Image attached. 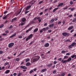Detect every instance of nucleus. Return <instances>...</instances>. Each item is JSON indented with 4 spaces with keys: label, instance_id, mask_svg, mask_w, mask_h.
<instances>
[{
    "label": "nucleus",
    "instance_id": "f257e3e1",
    "mask_svg": "<svg viewBox=\"0 0 76 76\" xmlns=\"http://www.w3.org/2000/svg\"><path fill=\"white\" fill-rule=\"evenodd\" d=\"M39 58H40V56H34L31 60V63H35L36 61H38Z\"/></svg>",
    "mask_w": 76,
    "mask_h": 76
},
{
    "label": "nucleus",
    "instance_id": "f03ea898",
    "mask_svg": "<svg viewBox=\"0 0 76 76\" xmlns=\"http://www.w3.org/2000/svg\"><path fill=\"white\" fill-rule=\"evenodd\" d=\"M32 37H33V34H31L28 36V37L26 38V41H28V39H30L32 38Z\"/></svg>",
    "mask_w": 76,
    "mask_h": 76
},
{
    "label": "nucleus",
    "instance_id": "7ed1b4c3",
    "mask_svg": "<svg viewBox=\"0 0 76 76\" xmlns=\"http://www.w3.org/2000/svg\"><path fill=\"white\" fill-rule=\"evenodd\" d=\"M70 35V33L66 32L62 33V35L65 37H69Z\"/></svg>",
    "mask_w": 76,
    "mask_h": 76
},
{
    "label": "nucleus",
    "instance_id": "20e7f679",
    "mask_svg": "<svg viewBox=\"0 0 76 76\" xmlns=\"http://www.w3.org/2000/svg\"><path fill=\"white\" fill-rule=\"evenodd\" d=\"M15 44L14 43L11 42L8 44V47L9 48H12L13 45H14Z\"/></svg>",
    "mask_w": 76,
    "mask_h": 76
},
{
    "label": "nucleus",
    "instance_id": "39448f33",
    "mask_svg": "<svg viewBox=\"0 0 76 76\" xmlns=\"http://www.w3.org/2000/svg\"><path fill=\"white\" fill-rule=\"evenodd\" d=\"M31 6L32 5H28L27 7L26 8V11H27L30 9V8H31Z\"/></svg>",
    "mask_w": 76,
    "mask_h": 76
},
{
    "label": "nucleus",
    "instance_id": "423d86ee",
    "mask_svg": "<svg viewBox=\"0 0 76 76\" xmlns=\"http://www.w3.org/2000/svg\"><path fill=\"white\" fill-rule=\"evenodd\" d=\"M65 76V73L64 72H62L61 74H59L58 75V76Z\"/></svg>",
    "mask_w": 76,
    "mask_h": 76
},
{
    "label": "nucleus",
    "instance_id": "0eeeda50",
    "mask_svg": "<svg viewBox=\"0 0 76 76\" xmlns=\"http://www.w3.org/2000/svg\"><path fill=\"white\" fill-rule=\"evenodd\" d=\"M52 65H53V63H51L49 64H48L47 65V67H48L50 68L52 66Z\"/></svg>",
    "mask_w": 76,
    "mask_h": 76
},
{
    "label": "nucleus",
    "instance_id": "6e6552de",
    "mask_svg": "<svg viewBox=\"0 0 76 76\" xmlns=\"http://www.w3.org/2000/svg\"><path fill=\"white\" fill-rule=\"evenodd\" d=\"M16 33H15L13 35H12L10 37V38H13L14 37H16Z\"/></svg>",
    "mask_w": 76,
    "mask_h": 76
},
{
    "label": "nucleus",
    "instance_id": "1a4fd4ad",
    "mask_svg": "<svg viewBox=\"0 0 76 76\" xmlns=\"http://www.w3.org/2000/svg\"><path fill=\"white\" fill-rule=\"evenodd\" d=\"M17 20V18L15 17V18L12 19L11 20V22L13 23L14 21H15V20Z\"/></svg>",
    "mask_w": 76,
    "mask_h": 76
},
{
    "label": "nucleus",
    "instance_id": "9d476101",
    "mask_svg": "<svg viewBox=\"0 0 76 76\" xmlns=\"http://www.w3.org/2000/svg\"><path fill=\"white\" fill-rule=\"evenodd\" d=\"M8 15H9V14H8L7 15L5 16V17H3V19L4 20V19H7L8 17Z\"/></svg>",
    "mask_w": 76,
    "mask_h": 76
},
{
    "label": "nucleus",
    "instance_id": "9b49d317",
    "mask_svg": "<svg viewBox=\"0 0 76 76\" xmlns=\"http://www.w3.org/2000/svg\"><path fill=\"white\" fill-rule=\"evenodd\" d=\"M20 68H21L23 69H27V67L25 66H21Z\"/></svg>",
    "mask_w": 76,
    "mask_h": 76
},
{
    "label": "nucleus",
    "instance_id": "f8f14e48",
    "mask_svg": "<svg viewBox=\"0 0 76 76\" xmlns=\"http://www.w3.org/2000/svg\"><path fill=\"white\" fill-rule=\"evenodd\" d=\"M49 43H47L44 45V46L45 47H49Z\"/></svg>",
    "mask_w": 76,
    "mask_h": 76
},
{
    "label": "nucleus",
    "instance_id": "ddd939ff",
    "mask_svg": "<svg viewBox=\"0 0 76 76\" xmlns=\"http://www.w3.org/2000/svg\"><path fill=\"white\" fill-rule=\"evenodd\" d=\"M46 71H47V69H45L42 70L41 72L42 73V72H46Z\"/></svg>",
    "mask_w": 76,
    "mask_h": 76
},
{
    "label": "nucleus",
    "instance_id": "4468645a",
    "mask_svg": "<svg viewBox=\"0 0 76 76\" xmlns=\"http://www.w3.org/2000/svg\"><path fill=\"white\" fill-rule=\"evenodd\" d=\"M63 3H61L58 4L57 7H59L60 6H63Z\"/></svg>",
    "mask_w": 76,
    "mask_h": 76
},
{
    "label": "nucleus",
    "instance_id": "2eb2a0df",
    "mask_svg": "<svg viewBox=\"0 0 76 76\" xmlns=\"http://www.w3.org/2000/svg\"><path fill=\"white\" fill-rule=\"evenodd\" d=\"M71 45L73 47H76V42H74L72 44H71Z\"/></svg>",
    "mask_w": 76,
    "mask_h": 76
},
{
    "label": "nucleus",
    "instance_id": "dca6fc26",
    "mask_svg": "<svg viewBox=\"0 0 76 76\" xmlns=\"http://www.w3.org/2000/svg\"><path fill=\"white\" fill-rule=\"evenodd\" d=\"M71 57L72 58H74V59H76V55H73L71 56Z\"/></svg>",
    "mask_w": 76,
    "mask_h": 76
},
{
    "label": "nucleus",
    "instance_id": "f3484780",
    "mask_svg": "<svg viewBox=\"0 0 76 76\" xmlns=\"http://www.w3.org/2000/svg\"><path fill=\"white\" fill-rule=\"evenodd\" d=\"M67 60H63L61 61L62 63H66V62H67Z\"/></svg>",
    "mask_w": 76,
    "mask_h": 76
},
{
    "label": "nucleus",
    "instance_id": "a211bd4d",
    "mask_svg": "<svg viewBox=\"0 0 76 76\" xmlns=\"http://www.w3.org/2000/svg\"><path fill=\"white\" fill-rule=\"evenodd\" d=\"M26 18H22V21L23 22H25L26 21Z\"/></svg>",
    "mask_w": 76,
    "mask_h": 76
},
{
    "label": "nucleus",
    "instance_id": "6ab92c4d",
    "mask_svg": "<svg viewBox=\"0 0 76 76\" xmlns=\"http://www.w3.org/2000/svg\"><path fill=\"white\" fill-rule=\"evenodd\" d=\"M10 72V70H6L5 72L6 74H7V73H9Z\"/></svg>",
    "mask_w": 76,
    "mask_h": 76
},
{
    "label": "nucleus",
    "instance_id": "aec40b11",
    "mask_svg": "<svg viewBox=\"0 0 76 76\" xmlns=\"http://www.w3.org/2000/svg\"><path fill=\"white\" fill-rule=\"evenodd\" d=\"M54 25V23H53L51 24H50L49 26V28H51V27H53V26Z\"/></svg>",
    "mask_w": 76,
    "mask_h": 76
},
{
    "label": "nucleus",
    "instance_id": "412c9836",
    "mask_svg": "<svg viewBox=\"0 0 76 76\" xmlns=\"http://www.w3.org/2000/svg\"><path fill=\"white\" fill-rule=\"evenodd\" d=\"M73 28V26H71L69 27L68 28V30H72V29Z\"/></svg>",
    "mask_w": 76,
    "mask_h": 76
},
{
    "label": "nucleus",
    "instance_id": "4be33fe9",
    "mask_svg": "<svg viewBox=\"0 0 76 76\" xmlns=\"http://www.w3.org/2000/svg\"><path fill=\"white\" fill-rule=\"evenodd\" d=\"M38 31V28H35L34 31L33 32L34 33H35V32H37Z\"/></svg>",
    "mask_w": 76,
    "mask_h": 76
},
{
    "label": "nucleus",
    "instance_id": "5701e85b",
    "mask_svg": "<svg viewBox=\"0 0 76 76\" xmlns=\"http://www.w3.org/2000/svg\"><path fill=\"white\" fill-rule=\"evenodd\" d=\"M31 64V63L29 62H27L26 64V66H30Z\"/></svg>",
    "mask_w": 76,
    "mask_h": 76
},
{
    "label": "nucleus",
    "instance_id": "b1692460",
    "mask_svg": "<svg viewBox=\"0 0 76 76\" xmlns=\"http://www.w3.org/2000/svg\"><path fill=\"white\" fill-rule=\"evenodd\" d=\"M58 8V7H57L54 9L53 11V13H54V12H56V11Z\"/></svg>",
    "mask_w": 76,
    "mask_h": 76
},
{
    "label": "nucleus",
    "instance_id": "393cba45",
    "mask_svg": "<svg viewBox=\"0 0 76 76\" xmlns=\"http://www.w3.org/2000/svg\"><path fill=\"white\" fill-rule=\"evenodd\" d=\"M19 12H18L17 13V15H19L20 14L22 11V10L20 9L19 10Z\"/></svg>",
    "mask_w": 76,
    "mask_h": 76
},
{
    "label": "nucleus",
    "instance_id": "a878e982",
    "mask_svg": "<svg viewBox=\"0 0 76 76\" xmlns=\"http://www.w3.org/2000/svg\"><path fill=\"white\" fill-rule=\"evenodd\" d=\"M71 60H72V58L71 57H70L67 60V62H69L70 61H71Z\"/></svg>",
    "mask_w": 76,
    "mask_h": 76
},
{
    "label": "nucleus",
    "instance_id": "bb28decb",
    "mask_svg": "<svg viewBox=\"0 0 76 76\" xmlns=\"http://www.w3.org/2000/svg\"><path fill=\"white\" fill-rule=\"evenodd\" d=\"M69 49H70V48H73V47L71 45H69L68 46Z\"/></svg>",
    "mask_w": 76,
    "mask_h": 76
},
{
    "label": "nucleus",
    "instance_id": "cd10ccee",
    "mask_svg": "<svg viewBox=\"0 0 76 76\" xmlns=\"http://www.w3.org/2000/svg\"><path fill=\"white\" fill-rule=\"evenodd\" d=\"M29 60H30V59L29 58H27V59H26V60L25 61L26 63V62L29 61Z\"/></svg>",
    "mask_w": 76,
    "mask_h": 76
},
{
    "label": "nucleus",
    "instance_id": "c85d7f7f",
    "mask_svg": "<svg viewBox=\"0 0 76 76\" xmlns=\"http://www.w3.org/2000/svg\"><path fill=\"white\" fill-rule=\"evenodd\" d=\"M9 62H6L5 63V64H4V66H6V65H9Z\"/></svg>",
    "mask_w": 76,
    "mask_h": 76
},
{
    "label": "nucleus",
    "instance_id": "c756f323",
    "mask_svg": "<svg viewBox=\"0 0 76 76\" xmlns=\"http://www.w3.org/2000/svg\"><path fill=\"white\" fill-rule=\"evenodd\" d=\"M53 22H54V19H52L51 20V21H50V23H53Z\"/></svg>",
    "mask_w": 76,
    "mask_h": 76
},
{
    "label": "nucleus",
    "instance_id": "7c9ffc66",
    "mask_svg": "<svg viewBox=\"0 0 76 76\" xmlns=\"http://www.w3.org/2000/svg\"><path fill=\"white\" fill-rule=\"evenodd\" d=\"M66 51H65L64 50H63L62 51L61 53H62V54H64L65 53H66Z\"/></svg>",
    "mask_w": 76,
    "mask_h": 76
},
{
    "label": "nucleus",
    "instance_id": "2f4dec72",
    "mask_svg": "<svg viewBox=\"0 0 76 76\" xmlns=\"http://www.w3.org/2000/svg\"><path fill=\"white\" fill-rule=\"evenodd\" d=\"M25 22H21L20 24L21 25V26H23V25H24L25 24Z\"/></svg>",
    "mask_w": 76,
    "mask_h": 76
},
{
    "label": "nucleus",
    "instance_id": "473e14b6",
    "mask_svg": "<svg viewBox=\"0 0 76 76\" xmlns=\"http://www.w3.org/2000/svg\"><path fill=\"white\" fill-rule=\"evenodd\" d=\"M4 26V24H2L0 26V28H2Z\"/></svg>",
    "mask_w": 76,
    "mask_h": 76
},
{
    "label": "nucleus",
    "instance_id": "72a5a7b5",
    "mask_svg": "<svg viewBox=\"0 0 76 76\" xmlns=\"http://www.w3.org/2000/svg\"><path fill=\"white\" fill-rule=\"evenodd\" d=\"M76 22V18H74V19L72 21V22Z\"/></svg>",
    "mask_w": 76,
    "mask_h": 76
},
{
    "label": "nucleus",
    "instance_id": "f704fd0d",
    "mask_svg": "<svg viewBox=\"0 0 76 76\" xmlns=\"http://www.w3.org/2000/svg\"><path fill=\"white\" fill-rule=\"evenodd\" d=\"M68 58V56H64V59H66V58Z\"/></svg>",
    "mask_w": 76,
    "mask_h": 76
},
{
    "label": "nucleus",
    "instance_id": "c9c22d12",
    "mask_svg": "<svg viewBox=\"0 0 76 76\" xmlns=\"http://www.w3.org/2000/svg\"><path fill=\"white\" fill-rule=\"evenodd\" d=\"M42 31H47V29H46V28H44L42 29Z\"/></svg>",
    "mask_w": 76,
    "mask_h": 76
},
{
    "label": "nucleus",
    "instance_id": "e433bc0d",
    "mask_svg": "<svg viewBox=\"0 0 76 76\" xmlns=\"http://www.w3.org/2000/svg\"><path fill=\"white\" fill-rule=\"evenodd\" d=\"M33 72L34 70H32L30 71L29 73H33Z\"/></svg>",
    "mask_w": 76,
    "mask_h": 76
},
{
    "label": "nucleus",
    "instance_id": "4c0bfd02",
    "mask_svg": "<svg viewBox=\"0 0 76 76\" xmlns=\"http://www.w3.org/2000/svg\"><path fill=\"white\" fill-rule=\"evenodd\" d=\"M2 35L3 36H6L7 35V34H5V33H3L2 34Z\"/></svg>",
    "mask_w": 76,
    "mask_h": 76
},
{
    "label": "nucleus",
    "instance_id": "58836bf2",
    "mask_svg": "<svg viewBox=\"0 0 76 76\" xmlns=\"http://www.w3.org/2000/svg\"><path fill=\"white\" fill-rule=\"evenodd\" d=\"M21 75H22V72L19 73H18V75L17 76H21Z\"/></svg>",
    "mask_w": 76,
    "mask_h": 76
},
{
    "label": "nucleus",
    "instance_id": "ea45409f",
    "mask_svg": "<svg viewBox=\"0 0 76 76\" xmlns=\"http://www.w3.org/2000/svg\"><path fill=\"white\" fill-rule=\"evenodd\" d=\"M70 4L72 5L73 4V2L72 1H71L70 2Z\"/></svg>",
    "mask_w": 76,
    "mask_h": 76
},
{
    "label": "nucleus",
    "instance_id": "a19ab883",
    "mask_svg": "<svg viewBox=\"0 0 76 76\" xmlns=\"http://www.w3.org/2000/svg\"><path fill=\"white\" fill-rule=\"evenodd\" d=\"M20 59L19 58H17L16 59V61H19Z\"/></svg>",
    "mask_w": 76,
    "mask_h": 76
},
{
    "label": "nucleus",
    "instance_id": "79ce46f5",
    "mask_svg": "<svg viewBox=\"0 0 76 76\" xmlns=\"http://www.w3.org/2000/svg\"><path fill=\"white\" fill-rule=\"evenodd\" d=\"M57 63V62L56 61H54L53 62V64H56V63Z\"/></svg>",
    "mask_w": 76,
    "mask_h": 76
},
{
    "label": "nucleus",
    "instance_id": "37998d69",
    "mask_svg": "<svg viewBox=\"0 0 76 76\" xmlns=\"http://www.w3.org/2000/svg\"><path fill=\"white\" fill-rule=\"evenodd\" d=\"M12 27L13 26L11 25L9 27V29H11V28H12Z\"/></svg>",
    "mask_w": 76,
    "mask_h": 76
},
{
    "label": "nucleus",
    "instance_id": "c03bdc74",
    "mask_svg": "<svg viewBox=\"0 0 76 76\" xmlns=\"http://www.w3.org/2000/svg\"><path fill=\"white\" fill-rule=\"evenodd\" d=\"M56 72H57V71L56 70H55L54 71H53V73L54 74H55V73H56Z\"/></svg>",
    "mask_w": 76,
    "mask_h": 76
},
{
    "label": "nucleus",
    "instance_id": "a18cd8bd",
    "mask_svg": "<svg viewBox=\"0 0 76 76\" xmlns=\"http://www.w3.org/2000/svg\"><path fill=\"white\" fill-rule=\"evenodd\" d=\"M18 38H22V36H19Z\"/></svg>",
    "mask_w": 76,
    "mask_h": 76
},
{
    "label": "nucleus",
    "instance_id": "49530a36",
    "mask_svg": "<svg viewBox=\"0 0 76 76\" xmlns=\"http://www.w3.org/2000/svg\"><path fill=\"white\" fill-rule=\"evenodd\" d=\"M55 67L56 66L55 65H54V66H52V67H51V68H52V69H54Z\"/></svg>",
    "mask_w": 76,
    "mask_h": 76
},
{
    "label": "nucleus",
    "instance_id": "de8ad7c7",
    "mask_svg": "<svg viewBox=\"0 0 76 76\" xmlns=\"http://www.w3.org/2000/svg\"><path fill=\"white\" fill-rule=\"evenodd\" d=\"M75 31V30H74V29H72V30H71L70 31V33H72V32H73V31Z\"/></svg>",
    "mask_w": 76,
    "mask_h": 76
},
{
    "label": "nucleus",
    "instance_id": "09e8293b",
    "mask_svg": "<svg viewBox=\"0 0 76 76\" xmlns=\"http://www.w3.org/2000/svg\"><path fill=\"white\" fill-rule=\"evenodd\" d=\"M7 12H8L7 11H6L4 12V15H5V14H6L7 13Z\"/></svg>",
    "mask_w": 76,
    "mask_h": 76
},
{
    "label": "nucleus",
    "instance_id": "8fccbe9b",
    "mask_svg": "<svg viewBox=\"0 0 76 76\" xmlns=\"http://www.w3.org/2000/svg\"><path fill=\"white\" fill-rule=\"evenodd\" d=\"M29 12V11H26L25 13V15L27 14Z\"/></svg>",
    "mask_w": 76,
    "mask_h": 76
},
{
    "label": "nucleus",
    "instance_id": "3c124183",
    "mask_svg": "<svg viewBox=\"0 0 76 76\" xmlns=\"http://www.w3.org/2000/svg\"><path fill=\"white\" fill-rule=\"evenodd\" d=\"M75 9L74 8H72L71 9V10L72 12V11H73Z\"/></svg>",
    "mask_w": 76,
    "mask_h": 76
},
{
    "label": "nucleus",
    "instance_id": "603ef678",
    "mask_svg": "<svg viewBox=\"0 0 76 76\" xmlns=\"http://www.w3.org/2000/svg\"><path fill=\"white\" fill-rule=\"evenodd\" d=\"M48 32H49V33H51V32H52V31L51 30H48Z\"/></svg>",
    "mask_w": 76,
    "mask_h": 76
},
{
    "label": "nucleus",
    "instance_id": "864d4df0",
    "mask_svg": "<svg viewBox=\"0 0 76 76\" xmlns=\"http://www.w3.org/2000/svg\"><path fill=\"white\" fill-rule=\"evenodd\" d=\"M61 60H62V58H59L58 59V60L59 61H61Z\"/></svg>",
    "mask_w": 76,
    "mask_h": 76
},
{
    "label": "nucleus",
    "instance_id": "5fc2aeb1",
    "mask_svg": "<svg viewBox=\"0 0 76 76\" xmlns=\"http://www.w3.org/2000/svg\"><path fill=\"white\" fill-rule=\"evenodd\" d=\"M7 59H8V60H10V59L11 58V57H7Z\"/></svg>",
    "mask_w": 76,
    "mask_h": 76
},
{
    "label": "nucleus",
    "instance_id": "6e6d98bb",
    "mask_svg": "<svg viewBox=\"0 0 76 76\" xmlns=\"http://www.w3.org/2000/svg\"><path fill=\"white\" fill-rule=\"evenodd\" d=\"M14 12H10V13L9 14H9V15H10H10H13V13H14Z\"/></svg>",
    "mask_w": 76,
    "mask_h": 76
},
{
    "label": "nucleus",
    "instance_id": "4d7b16f0",
    "mask_svg": "<svg viewBox=\"0 0 76 76\" xmlns=\"http://www.w3.org/2000/svg\"><path fill=\"white\" fill-rule=\"evenodd\" d=\"M43 3V1H40L39 2V4H41V3Z\"/></svg>",
    "mask_w": 76,
    "mask_h": 76
},
{
    "label": "nucleus",
    "instance_id": "13d9d810",
    "mask_svg": "<svg viewBox=\"0 0 76 76\" xmlns=\"http://www.w3.org/2000/svg\"><path fill=\"white\" fill-rule=\"evenodd\" d=\"M66 56H69L70 55V53H67L66 54Z\"/></svg>",
    "mask_w": 76,
    "mask_h": 76
},
{
    "label": "nucleus",
    "instance_id": "bf43d9fd",
    "mask_svg": "<svg viewBox=\"0 0 76 76\" xmlns=\"http://www.w3.org/2000/svg\"><path fill=\"white\" fill-rule=\"evenodd\" d=\"M3 51H0V54H3Z\"/></svg>",
    "mask_w": 76,
    "mask_h": 76
},
{
    "label": "nucleus",
    "instance_id": "052dcab7",
    "mask_svg": "<svg viewBox=\"0 0 76 76\" xmlns=\"http://www.w3.org/2000/svg\"><path fill=\"white\" fill-rule=\"evenodd\" d=\"M16 75H17V74L16 73H14L13 74L14 76H16Z\"/></svg>",
    "mask_w": 76,
    "mask_h": 76
},
{
    "label": "nucleus",
    "instance_id": "680f3d73",
    "mask_svg": "<svg viewBox=\"0 0 76 76\" xmlns=\"http://www.w3.org/2000/svg\"><path fill=\"white\" fill-rule=\"evenodd\" d=\"M45 28H46V31H47V30H48V29H49V27H47Z\"/></svg>",
    "mask_w": 76,
    "mask_h": 76
},
{
    "label": "nucleus",
    "instance_id": "e2e57ef3",
    "mask_svg": "<svg viewBox=\"0 0 76 76\" xmlns=\"http://www.w3.org/2000/svg\"><path fill=\"white\" fill-rule=\"evenodd\" d=\"M41 19V18L40 17H39L37 18V19L38 20H39Z\"/></svg>",
    "mask_w": 76,
    "mask_h": 76
},
{
    "label": "nucleus",
    "instance_id": "0e129e2a",
    "mask_svg": "<svg viewBox=\"0 0 76 76\" xmlns=\"http://www.w3.org/2000/svg\"><path fill=\"white\" fill-rule=\"evenodd\" d=\"M5 33H6V34H8L9 33V31L8 30L6 31H5Z\"/></svg>",
    "mask_w": 76,
    "mask_h": 76
},
{
    "label": "nucleus",
    "instance_id": "69168bd1",
    "mask_svg": "<svg viewBox=\"0 0 76 76\" xmlns=\"http://www.w3.org/2000/svg\"><path fill=\"white\" fill-rule=\"evenodd\" d=\"M68 16H69V18H71V17H72V15H69Z\"/></svg>",
    "mask_w": 76,
    "mask_h": 76
},
{
    "label": "nucleus",
    "instance_id": "338daca9",
    "mask_svg": "<svg viewBox=\"0 0 76 76\" xmlns=\"http://www.w3.org/2000/svg\"><path fill=\"white\" fill-rule=\"evenodd\" d=\"M7 22H8V21L7 20H6L5 21V22H4V23H7Z\"/></svg>",
    "mask_w": 76,
    "mask_h": 76
},
{
    "label": "nucleus",
    "instance_id": "774afa93",
    "mask_svg": "<svg viewBox=\"0 0 76 76\" xmlns=\"http://www.w3.org/2000/svg\"><path fill=\"white\" fill-rule=\"evenodd\" d=\"M33 70H34V72H35V71H36V70H37V68H34V69Z\"/></svg>",
    "mask_w": 76,
    "mask_h": 76
}]
</instances>
